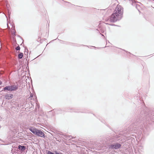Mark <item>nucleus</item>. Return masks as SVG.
<instances>
[{"label":"nucleus","instance_id":"f257e3e1","mask_svg":"<svg viewBox=\"0 0 154 154\" xmlns=\"http://www.w3.org/2000/svg\"><path fill=\"white\" fill-rule=\"evenodd\" d=\"M123 13V8L120 5H117L115 10L111 15L110 21L114 22L120 20L122 17Z\"/></svg>","mask_w":154,"mask_h":154},{"label":"nucleus","instance_id":"f03ea898","mask_svg":"<svg viewBox=\"0 0 154 154\" xmlns=\"http://www.w3.org/2000/svg\"><path fill=\"white\" fill-rule=\"evenodd\" d=\"M29 130L33 133L34 135L38 136L44 137L45 134L40 130L36 129L33 127H31L29 128Z\"/></svg>","mask_w":154,"mask_h":154},{"label":"nucleus","instance_id":"7ed1b4c3","mask_svg":"<svg viewBox=\"0 0 154 154\" xmlns=\"http://www.w3.org/2000/svg\"><path fill=\"white\" fill-rule=\"evenodd\" d=\"M121 145L119 143H116L114 144L111 145V147L113 149H119L121 147Z\"/></svg>","mask_w":154,"mask_h":154},{"label":"nucleus","instance_id":"20e7f679","mask_svg":"<svg viewBox=\"0 0 154 154\" xmlns=\"http://www.w3.org/2000/svg\"><path fill=\"white\" fill-rule=\"evenodd\" d=\"M11 91H16L18 89V87L16 85L10 86Z\"/></svg>","mask_w":154,"mask_h":154},{"label":"nucleus","instance_id":"39448f33","mask_svg":"<svg viewBox=\"0 0 154 154\" xmlns=\"http://www.w3.org/2000/svg\"><path fill=\"white\" fill-rule=\"evenodd\" d=\"M5 98L6 99L9 100L12 98V95L10 94L6 95L5 96Z\"/></svg>","mask_w":154,"mask_h":154},{"label":"nucleus","instance_id":"423d86ee","mask_svg":"<svg viewBox=\"0 0 154 154\" xmlns=\"http://www.w3.org/2000/svg\"><path fill=\"white\" fill-rule=\"evenodd\" d=\"M18 149L21 151H23L25 150L26 148L24 146H21V145H19L18 146Z\"/></svg>","mask_w":154,"mask_h":154},{"label":"nucleus","instance_id":"0eeeda50","mask_svg":"<svg viewBox=\"0 0 154 154\" xmlns=\"http://www.w3.org/2000/svg\"><path fill=\"white\" fill-rule=\"evenodd\" d=\"M10 88V86H8L5 87L4 88L3 90L4 91L8 90L11 91Z\"/></svg>","mask_w":154,"mask_h":154},{"label":"nucleus","instance_id":"6e6552de","mask_svg":"<svg viewBox=\"0 0 154 154\" xmlns=\"http://www.w3.org/2000/svg\"><path fill=\"white\" fill-rule=\"evenodd\" d=\"M23 56V54L22 53H20L18 55V57L19 59H21Z\"/></svg>","mask_w":154,"mask_h":154},{"label":"nucleus","instance_id":"1a4fd4ad","mask_svg":"<svg viewBox=\"0 0 154 154\" xmlns=\"http://www.w3.org/2000/svg\"><path fill=\"white\" fill-rule=\"evenodd\" d=\"M20 49V48L19 46H18L16 48V49L17 50H19Z\"/></svg>","mask_w":154,"mask_h":154},{"label":"nucleus","instance_id":"9d476101","mask_svg":"<svg viewBox=\"0 0 154 154\" xmlns=\"http://www.w3.org/2000/svg\"><path fill=\"white\" fill-rule=\"evenodd\" d=\"M47 154H54L53 152H51L50 151H48V152Z\"/></svg>","mask_w":154,"mask_h":154},{"label":"nucleus","instance_id":"9b49d317","mask_svg":"<svg viewBox=\"0 0 154 154\" xmlns=\"http://www.w3.org/2000/svg\"><path fill=\"white\" fill-rule=\"evenodd\" d=\"M25 54L26 55H27L28 54V52H26V51H25Z\"/></svg>","mask_w":154,"mask_h":154},{"label":"nucleus","instance_id":"f8f14e48","mask_svg":"<svg viewBox=\"0 0 154 154\" xmlns=\"http://www.w3.org/2000/svg\"><path fill=\"white\" fill-rule=\"evenodd\" d=\"M30 97H32L33 96V95L32 94H31L30 95Z\"/></svg>","mask_w":154,"mask_h":154},{"label":"nucleus","instance_id":"ddd939ff","mask_svg":"<svg viewBox=\"0 0 154 154\" xmlns=\"http://www.w3.org/2000/svg\"><path fill=\"white\" fill-rule=\"evenodd\" d=\"M15 32H12V34H15Z\"/></svg>","mask_w":154,"mask_h":154},{"label":"nucleus","instance_id":"4468645a","mask_svg":"<svg viewBox=\"0 0 154 154\" xmlns=\"http://www.w3.org/2000/svg\"><path fill=\"white\" fill-rule=\"evenodd\" d=\"M103 35V36H104L103 35Z\"/></svg>","mask_w":154,"mask_h":154},{"label":"nucleus","instance_id":"2eb2a0df","mask_svg":"<svg viewBox=\"0 0 154 154\" xmlns=\"http://www.w3.org/2000/svg\"><path fill=\"white\" fill-rule=\"evenodd\" d=\"M152 0L154 1V0Z\"/></svg>","mask_w":154,"mask_h":154}]
</instances>
